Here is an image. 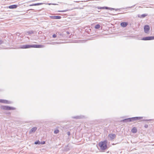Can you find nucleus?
I'll return each mask as SVG.
<instances>
[{
    "label": "nucleus",
    "instance_id": "nucleus-1",
    "mask_svg": "<svg viewBox=\"0 0 154 154\" xmlns=\"http://www.w3.org/2000/svg\"><path fill=\"white\" fill-rule=\"evenodd\" d=\"M107 140L101 141L99 143L98 146L101 150L103 151L107 149Z\"/></svg>",
    "mask_w": 154,
    "mask_h": 154
},
{
    "label": "nucleus",
    "instance_id": "nucleus-2",
    "mask_svg": "<svg viewBox=\"0 0 154 154\" xmlns=\"http://www.w3.org/2000/svg\"><path fill=\"white\" fill-rule=\"evenodd\" d=\"M44 47V46L41 45H24L22 46L21 48L23 49L29 48H42Z\"/></svg>",
    "mask_w": 154,
    "mask_h": 154
},
{
    "label": "nucleus",
    "instance_id": "nucleus-3",
    "mask_svg": "<svg viewBox=\"0 0 154 154\" xmlns=\"http://www.w3.org/2000/svg\"><path fill=\"white\" fill-rule=\"evenodd\" d=\"M154 39V36H149L143 38L141 40H150Z\"/></svg>",
    "mask_w": 154,
    "mask_h": 154
},
{
    "label": "nucleus",
    "instance_id": "nucleus-4",
    "mask_svg": "<svg viewBox=\"0 0 154 154\" xmlns=\"http://www.w3.org/2000/svg\"><path fill=\"white\" fill-rule=\"evenodd\" d=\"M144 31L146 33H148L150 29V27L149 25H146L144 26Z\"/></svg>",
    "mask_w": 154,
    "mask_h": 154
},
{
    "label": "nucleus",
    "instance_id": "nucleus-5",
    "mask_svg": "<svg viewBox=\"0 0 154 154\" xmlns=\"http://www.w3.org/2000/svg\"><path fill=\"white\" fill-rule=\"evenodd\" d=\"M108 136L110 140H113L116 137V135L115 134H110L108 135Z\"/></svg>",
    "mask_w": 154,
    "mask_h": 154
},
{
    "label": "nucleus",
    "instance_id": "nucleus-6",
    "mask_svg": "<svg viewBox=\"0 0 154 154\" xmlns=\"http://www.w3.org/2000/svg\"><path fill=\"white\" fill-rule=\"evenodd\" d=\"M50 17L53 19H59L61 18V17L60 16H51Z\"/></svg>",
    "mask_w": 154,
    "mask_h": 154
},
{
    "label": "nucleus",
    "instance_id": "nucleus-7",
    "mask_svg": "<svg viewBox=\"0 0 154 154\" xmlns=\"http://www.w3.org/2000/svg\"><path fill=\"white\" fill-rule=\"evenodd\" d=\"M102 9H108L110 10H115L116 11L117 10V9H115L114 8H108L106 7H102Z\"/></svg>",
    "mask_w": 154,
    "mask_h": 154
},
{
    "label": "nucleus",
    "instance_id": "nucleus-8",
    "mask_svg": "<svg viewBox=\"0 0 154 154\" xmlns=\"http://www.w3.org/2000/svg\"><path fill=\"white\" fill-rule=\"evenodd\" d=\"M128 24V23L126 22H123L121 23V26L123 27H126Z\"/></svg>",
    "mask_w": 154,
    "mask_h": 154
},
{
    "label": "nucleus",
    "instance_id": "nucleus-9",
    "mask_svg": "<svg viewBox=\"0 0 154 154\" xmlns=\"http://www.w3.org/2000/svg\"><path fill=\"white\" fill-rule=\"evenodd\" d=\"M17 5H14L9 6L8 8L10 9H14L16 8L17 7Z\"/></svg>",
    "mask_w": 154,
    "mask_h": 154
},
{
    "label": "nucleus",
    "instance_id": "nucleus-10",
    "mask_svg": "<svg viewBox=\"0 0 154 154\" xmlns=\"http://www.w3.org/2000/svg\"><path fill=\"white\" fill-rule=\"evenodd\" d=\"M131 132L133 133H136L137 132V130L136 128L135 127H133L131 130Z\"/></svg>",
    "mask_w": 154,
    "mask_h": 154
},
{
    "label": "nucleus",
    "instance_id": "nucleus-11",
    "mask_svg": "<svg viewBox=\"0 0 154 154\" xmlns=\"http://www.w3.org/2000/svg\"><path fill=\"white\" fill-rule=\"evenodd\" d=\"M36 127H33L32 128L30 131V133H31L34 132H35L37 130Z\"/></svg>",
    "mask_w": 154,
    "mask_h": 154
},
{
    "label": "nucleus",
    "instance_id": "nucleus-12",
    "mask_svg": "<svg viewBox=\"0 0 154 154\" xmlns=\"http://www.w3.org/2000/svg\"><path fill=\"white\" fill-rule=\"evenodd\" d=\"M147 15V14H143L141 15L140 17L141 18H144Z\"/></svg>",
    "mask_w": 154,
    "mask_h": 154
},
{
    "label": "nucleus",
    "instance_id": "nucleus-13",
    "mask_svg": "<svg viewBox=\"0 0 154 154\" xmlns=\"http://www.w3.org/2000/svg\"><path fill=\"white\" fill-rule=\"evenodd\" d=\"M100 27V25L99 24H97L95 26V28L97 29H99Z\"/></svg>",
    "mask_w": 154,
    "mask_h": 154
},
{
    "label": "nucleus",
    "instance_id": "nucleus-14",
    "mask_svg": "<svg viewBox=\"0 0 154 154\" xmlns=\"http://www.w3.org/2000/svg\"><path fill=\"white\" fill-rule=\"evenodd\" d=\"M59 130L57 129L55 130L54 131V133L55 134H57L59 132Z\"/></svg>",
    "mask_w": 154,
    "mask_h": 154
},
{
    "label": "nucleus",
    "instance_id": "nucleus-15",
    "mask_svg": "<svg viewBox=\"0 0 154 154\" xmlns=\"http://www.w3.org/2000/svg\"><path fill=\"white\" fill-rule=\"evenodd\" d=\"M35 144H40V142H39V141H38L35 142Z\"/></svg>",
    "mask_w": 154,
    "mask_h": 154
},
{
    "label": "nucleus",
    "instance_id": "nucleus-16",
    "mask_svg": "<svg viewBox=\"0 0 154 154\" xmlns=\"http://www.w3.org/2000/svg\"><path fill=\"white\" fill-rule=\"evenodd\" d=\"M39 5V4L37 3V4H34L30 5L29 6H35V5Z\"/></svg>",
    "mask_w": 154,
    "mask_h": 154
},
{
    "label": "nucleus",
    "instance_id": "nucleus-17",
    "mask_svg": "<svg viewBox=\"0 0 154 154\" xmlns=\"http://www.w3.org/2000/svg\"><path fill=\"white\" fill-rule=\"evenodd\" d=\"M68 10H63V11H58V12H64L67 11Z\"/></svg>",
    "mask_w": 154,
    "mask_h": 154
},
{
    "label": "nucleus",
    "instance_id": "nucleus-18",
    "mask_svg": "<svg viewBox=\"0 0 154 154\" xmlns=\"http://www.w3.org/2000/svg\"><path fill=\"white\" fill-rule=\"evenodd\" d=\"M6 108L7 109H9V110H10V109H11V108L10 107H6Z\"/></svg>",
    "mask_w": 154,
    "mask_h": 154
},
{
    "label": "nucleus",
    "instance_id": "nucleus-19",
    "mask_svg": "<svg viewBox=\"0 0 154 154\" xmlns=\"http://www.w3.org/2000/svg\"><path fill=\"white\" fill-rule=\"evenodd\" d=\"M48 5H56L57 4H55L49 3V4H48Z\"/></svg>",
    "mask_w": 154,
    "mask_h": 154
},
{
    "label": "nucleus",
    "instance_id": "nucleus-20",
    "mask_svg": "<svg viewBox=\"0 0 154 154\" xmlns=\"http://www.w3.org/2000/svg\"><path fill=\"white\" fill-rule=\"evenodd\" d=\"M53 38H56V35L55 34H54L53 35Z\"/></svg>",
    "mask_w": 154,
    "mask_h": 154
},
{
    "label": "nucleus",
    "instance_id": "nucleus-21",
    "mask_svg": "<svg viewBox=\"0 0 154 154\" xmlns=\"http://www.w3.org/2000/svg\"><path fill=\"white\" fill-rule=\"evenodd\" d=\"M137 119L138 117H134L131 118L132 119Z\"/></svg>",
    "mask_w": 154,
    "mask_h": 154
},
{
    "label": "nucleus",
    "instance_id": "nucleus-22",
    "mask_svg": "<svg viewBox=\"0 0 154 154\" xmlns=\"http://www.w3.org/2000/svg\"><path fill=\"white\" fill-rule=\"evenodd\" d=\"M68 135H70V132H68L67 133Z\"/></svg>",
    "mask_w": 154,
    "mask_h": 154
},
{
    "label": "nucleus",
    "instance_id": "nucleus-23",
    "mask_svg": "<svg viewBox=\"0 0 154 154\" xmlns=\"http://www.w3.org/2000/svg\"><path fill=\"white\" fill-rule=\"evenodd\" d=\"M2 41H0V44H2Z\"/></svg>",
    "mask_w": 154,
    "mask_h": 154
},
{
    "label": "nucleus",
    "instance_id": "nucleus-24",
    "mask_svg": "<svg viewBox=\"0 0 154 154\" xmlns=\"http://www.w3.org/2000/svg\"><path fill=\"white\" fill-rule=\"evenodd\" d=\"M45 143V142L43 141V142H42L41 143L42 144H44Z\"/></svg>",
    "mask_w": 154,
    "mask_h": 154
},
{
    "label": "nucleus",
    "instance_id": "nucleus-25",
    "mask_svg": "<svg viewBox=\"0 0 154 154\" xmlns=\"http://www.w3.org/2000/svg\"><path fill=\"white\" fill-rule=\"evenodd\" d=\"M98 9H102V7H98Z\"/></svg>",
    "mask_w": 154,
    "mask_h": 154
},
{
    "label": "nucleus",
    "instance_id": "nucleus-26",
    "mask_svg": "<svg viewBox=\"0 0 154 154\" xmlns=\"http://www.w3.org/2000/svg\"><path fill=\"white\" fill-rule=\"evenodd\" d=\"M129 119L130 120V121H131V119Z\"/></svg>",
    "mask_w": 154,
    "mask_h": 154
}]
</instances>
